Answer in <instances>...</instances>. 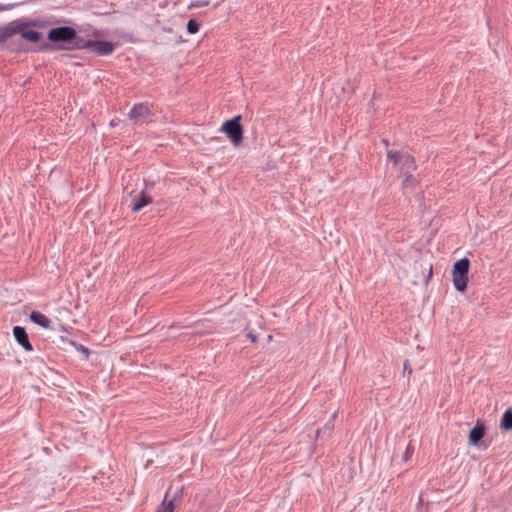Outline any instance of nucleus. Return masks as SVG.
Returning a JSON list of instances; mask_svg holds the SVG:
<instances>
[{
  "label": "nucleus",
  "instance_id": "17",
  "mask_svg": "<svg viewBox=\"0 0 512 512\" xmlns=\"http://www.w3.org/2000/svg\"><path fill=\"white\" fill-rule=\"evenodd\" d=\"M200 29V23L196 19H190L186 25L189 34H196Z\"/></svg>",
  "mask_w": 512,
  "mask_h": 512
},
{
  "label": "nucleus",
  "instance_id": "4",
  "mask_svg": "<svg viewBox=\"0 0 512 512\" xmlns=\"http://www.w3.org/2000/svg\"><path fill=\"white\" fill-rule=\"evenodd\" d=\"M241 115H237L230 120L225 121L221 126L224 132L234 146H238L243 141V127L240 123Z\"/></svg>",
  "mask_w": 512,
  "mask_h": 512
},
{
  "label": "nucleus",
  "instance_id": "11",
  "mask_svg": "<svg viewBox=\"0 0 512 512\" xmlns=\"http://www.w3.org/2000/svg\"><path fill=\"white\" fill-rule=\"evenodd\" d=\"M402 176L404 179L402 181L401 187L404 193L414 191L419 185V180L412 174V172L402 174Z\"/></svg>",
  "mask_w": 512,
  "mask_h": 512
},
{
  "label": "nucleus",
  "instance_id": "10",
  "mask_svg": "<svg viewBox=\"0 0 512 512\" xmlns=\"http://www.w3.org/2000/svg\"><path fill=\"white\" fill-rule=\"evenodd\" d=\"M171 492V488L167 490L165 493L164 499L162 503L157 507L156 512H173L174 510V500L176 497L181 494L182 490L176 491L172 499H168L169 494Z\"/></svg>",
  "mask_w": 512,
  "mask_h": 512
},
{
  "label": "nucleus",
  "instance_id": "22",
  "mask_svg": "<svg viewBox=\"0 0 512 512\" xmlns=\"http://www.w3.org/2000/svg\"><path fill=\"white\" fill-rule=\"evenodd\" d=\"M247 336L251 339L252 342H256L257 341L256 335H254L252 333H249Z\"/></svg>",
  "mask_w": 512,
  "mask_h": 512
},
{
  "label": "nucleus",
  "instance_id": "18",
  "mask_svg": "<svg viewBox=\"0 0 512 512\" xmlns=\"http://www.w3.org/2000/svg\"><path fill=\"white\" fill-rule=\"evenodd\" d=\"M412 374V368L410 366V362L409 360H405L404 363H403V375L404 376H408V378L410 377V375Z\"/></svg>",
  "mask_w": 512,
  "mask_h": 512
},
{
  "label": "nucleus",
  "instance_id": "8",
  "mask_svg": "<svg viewBox=\"0 0 512 512\" xmlns=\"http://www.w3.org/2000/svg\"><path fill=\"white\" fill-rule=\"evenodd\" d=\"M486 432V427L483 422L478 420L476 425L469 432V444L472 446H476L482 440Z\"/></svg>",
  "mask_w": 512,
  "mask_h": 512
},
{
  "label": "nucleus",
  "instance_id": "23",
  "mask_svg": "<svg viewBox=\"0 0 512 512\" xmlns=\"http://www.w3.org/2000/svg\"><path fill=\"white\" fill-rule=\"evenodd\" d=\"M382 143H383L386 147H388V146H389V141H388L387 139H383V140H382Z\"/></svg>",
  "mask_w": 512,
  "mask_h": 512
},
{
  "label": "nucleus",
  "instance_id": "16",
  "mask_svg": "<svg viewBox=\"0 0 512 512\" xmlns=\"http://www.w3.org/2000/svg\"><path fill=\"white\" fill-rule=\"evenodd\" d=\"M403 154H404V152H401V151H394V150L386 151L387 159L390 162H392L394 166H397V167H398L399 163L401 162Z\"/></svg>",
  "mask_w": 512,
  "mask_h": 512
},
{
  "label": "nucleus",
  "instance_id": "7",
  "mask_svg": "<svg viewBox=\"0 0 512 512\" xmlns=\"http://www.w3.org/2000/svg\"><path fill=\"white\" fill-rule=\"evenodd\" d=\"M13 335L15 337V340L19 345H21L25 351H32L33 346L29 341L28 333L26 332V329L22 326H15L13 328Z\"/></svg>",
  "mask_w": 512,
  "mask_h": 512
},
{
  "label": "nucleus",
  "instance_id": "3",
  "mask_svg": "<svg viewBox=\"0 0 512 512\" xmlns=\"http://www.w3.org/2000/svg\"><path fill=\"white\" fill-rule=\"evenodd\" d=\"M469 268L470 260L466 257L456 261L453 265V284L459 292H464L467 289Z\"/></svg>",
  "mask_w": 512,
  "mask_h": 512
},
{
  "label": "nucleus",
  "instance_id": "15",
  "mask_svg": "<svg viewBox=\"0 0 512 512\" xmlns=\"http://www.w3.org/2000/svg\"><path fill=\"white\" fill-rule=\"evenodd\" d=\"M336 418V413L331 416V419L324 425L323 428H320L316 431V438H320L322 436H329L334 428V421Z\"/></svg>",
  "mask_w": 512,
  "mask_h": 512
},
{
  "label": "nucleus",
  "instance_id": "6",
  "mask_svg": "<svg viewBox=\"0 0 512 512\" xmlns=\"http://www.w3.org/2000/svg\"><path fill=\"white\" fill-rule=\"evenodd\" d=\"M61 22L63 21L58 19L34 18L27 21L22 20V27H24V30H30L29 28H46Z\"/></svg>",
  "mask_w": 512,
  "mask_h": 512
},
{
  "label": "nucleus",
  "instance_id": "13",
  "mask_svg": "<svg viewBox=\"0 0 512 512\" xmlns=\"http://www.w3.org/2000/svg\"><path fill=\"white\" fill-rule=\"evenodd\" d=\"M151 202L152 198L149 195H147L144 191H141L133 202L132 211L138 212Z\"/></svg>",
  "mask_w": 512,
  "mask_h": 512
},
{
  "label": "nucleus",
  "instance_id": "14",
  "mask_svg": "<svg viewBox=\"0 0 512 512\" xmlns=\"http://www.w3.org/2000/svg\"><path fill=\"white\" fill-rule=\"evenodd\" d=\"M500 427L504 431L512 430V408L507 409L501 418Z\"/></svg>",
  "mask_w": 512,
  "mask_h": 512
},
{
  "label": "nucleus",
  "instance_id": "1",
  "mask_svg": "<svg viewBox=\"0 0 512 512\" xmlns=\"http://www.w3.org/2000/svg\"><path fill=\"white\" fill-rule=\"evenodd\" d=\"M98 29L93 26L78 29L62 25L51 28L47 33L48 43H43L40 51L87 50L97 56H107L114 52L115 44L101 40Z\"/></svg>",
  "mask_w": 512,
  "mask_h": 512
},
{
  "label": "nucleus",
  "instance_id": "5",
  "mask_svg": "<svg viewBox=\"0 0 512 512\" xmlns=\"http://www.w3.org/2000/svg\"><path fill=\"white\" fill-rule=\"evenodd\" d=\"M151 114L152 113L148 104L137 103L131 108L129 112V117L130 119L135 120L137 122L147 119L149 116H151Z\"/></svg>",
  "mask_w": 512,
  "mask_h": 512
},
{
  "label": "nucleus",
  "instance_id": "2",
  "mask_svg": "<svg viewBox=\"0 0 512 512\" xmlns=\"http://www.w3.org/2000/svg\"><path fill=\"white\" fill-rule=\"evenodd\" d=\"M16 34H20L22 39L31 43H38L43 38V34L37 30H24L22 20L18 19L0 25V45Z\"/></svg>",
  "mask_w": 512,
  "mask_h": 512
},
{
  "label": "nucleus",
  "instance_id": "19",
  "mask_svg": "<svg viewBox=\"0 0 512 512\" xmlns=\"http://www.w3.org/2000/svg\"><path fill=\"white\" fill-rule=\"evenodd\" d=\"M413 453H414V447L411 445V443H409L404 452V456H403L404 461H407L408 459H410Z\"/></svg>",
  "mask_w": 512,
  "mask_h": 512
},
{
  "label": "nucleus",
  "instance_id": "9",
  "mask_svg": "<svg viewBox=\"0 0 512 512\" xmlns=\"http://www.w3.org/2000/svg\"><path fill=\"white\" fill-rule=\"evenodd\" d=\"M398 168L401 175L415 171L417 169L415 158L411 154L404 152Z\"/></svg>",
  "mask_w": 512,
  "mask_h": 512
},
{
  "label": "nucleus",
  "instance_id": "20",
  "mask_svg": "<svg viewBox=\"0 0 512 512\" xmlns=\"http://www.w3.org/2000/svg\"><path fill=\"white\" fill-rule=\"evenodd\" d=\"M21 3H8V4H1L0 3V12L11 10Z\"/></svg>",
  "mask_w": 512,
  "mask_h": 512
},
{
  "label": "nucleus",
  "instance_id": "12",
  "mask_svg": "<svg viewBox=\"0 0 512 512\" xmlns=\"http://www.w3.org/2000/svg\"><path fill=\"white\" fill-rule=\"evenodd\" d=\"M30 320L33 323H35L45 329L50 328V325H51V320L46 315H44L43 313H41L39 311H32L30 314Z\"/></svg>",
  "mask_w": 512,
  "mask_h": 512
},
{
  "label": "nucleus",
  "instance_id": "21",
  "mask_svg": "<svg viewBox=\"0 0 512 512\" xmlns=\"http://www.w3.org/2000/svg\"><path fill=\"white\" fill-rule=\"evenodd\" d=\"M77 350L82 352L85 356L86 359H88L89 355H90V351L87 347L83 346L82 344L78 345L77 346Z\"/></svg>",
  "mask_w": 512,
  "mask_h": 512
}]
</instances>
